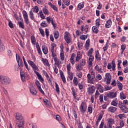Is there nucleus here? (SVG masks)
Returning a JSON list of instances; mask_svg holds the SVG:
<instances>
[{
    "mask_svg": "<svg viewBox=\"0 0 128 128\" xmlns=\"http://www.w3.org/2000/svg\"><path fill=\"white\" fill-rule=\"evenodd\" d=\"M40 26H41L42 28H46V26H48V23H46V21H44L41 23Z\"/></svg>",
    "mask_w": 128,
    "mask_h": 128,
    "instance_id": "nucleus-49",
    "label": "nucleus"
},
{
    "mask_svg": "<svg viewBox=\"0 0 128 128\" xmlns=\"http://www.w3.org/2000/svg\"><path fill=\"white\" fill-rule=\"evenodd\" d=\"M60 58L62 62H64V51H61L60 52Z\"/></svg>",
    "mask_w": 128,
    "mask_h": 128,
    "instance_id": "nucleus-37",
    "label": "nucleus"
},
{
    "mask_svg": "<svg viewBox=\"0 0 128 128\" xmlns=\"http://www.w3.org/2000/svg\"><path fill=\"white\" fill-rule=\"evenodd\" d=\"M60 76L64 84H66V76H64V72H62V70L60 71Z\"/></svg>",
    "mask_w": 128,
    "mask_h": 128,
    "instance_id": "nucleus-24",
    "label": "nucleus"
},
{
    "mask_svg": "<svg viewBox=\"0 0 128 128\" xmlns=\"http://www.w3.org/2000/svg\"><path fill=\"white\" fill-rule=\"evenodd\" d=\"M78 88L80 90H84V86L82 82H80L78 84Z\"/></svg>",
    "mask_w": 128,
    "mask_h": 128,
    "instance_id": "nucleus-53",
    "label": "nucleus"
},
{
    "mask_svg": "<svg viewBox=\"0 0 128 128\" xmlns=\"http://www.w3.org/2000/svg\"><path fill=\"white\" fill-rule=\"evenodd\" d=\"M66 68L67 72H70V70L72 69V66H70V63H69L66 65Z\"/></svg>",
    "mask_w": 128,
    "mask_h": 128,
    "instance_id": "nucleus-52",
    "label": "nucleus"
},
{
    "mask_svg": "<svg viewBox=\"0 0 128 128\" xmlns=\"http://www.w3.org/2000/svg\"><path fill=\"white\" fill-rule=\"evenodd\" d=\"M22 14L26 24H30V20H28V12H26V11L24 10L22 12Z\"/></svg>",
    "mask_w": 128,
    "mask_h": 128,
    "instance_id": "nucleus-7",
    "label": "nucleus"
},
{
    "mask_svg": "<svg viewBox=\"0 0 128 128\" xmlns=\"http://www.w3.org/2000/svg\"><path fill=\"white\" fill-rule=\"evenodd\" d=\"M88 34L87 35H81L80 37V40H86L88 38Z\"/></svg>",
    "mask_w": 128,
    "mask_h": 128,
    "instance_id": "nucleus-46",
    "label": "nucleus"
},
{
    "mask_svg": "<svg viewBox=\"0 0 128 128\" xmlns=\"http://www.w3.org/2000/svg\"><path fill=\"white\" fill-rule=\"evenodd\" d=\"M114 120L112 118L108 119L107 125L104 126V128H112V124H114Z\"/></svg>",
    "mask_w": 128,
    "mask_h": 128,
    "instance_id": "nucleus-3",
    "label": "nucleus"
},
{
    "mask_svg": "<svg viewBox=\"0 0 128 128\" xmlns=\"http://www.w3.org/2000/svg\"><path fill=\"white\" fill-rule=\"evenodd\" d=\"M39 30L40 32V34H42V36H44V30L42 28H40Z\"/></svg>",
    "mask_w": 128,
    "mask_h": 128,
    "instance_id": "nucleus-64",
    "label": "nucleus"
},
{
    "mask_svg": "<svg viewBox=\"0 0 128 128\" xmlns=\"http://www.w3.org/2000/svg\"><path fill=\"white\" fill-rule=\"evenodd\" d=\"M116 84L118 86L119 90H122V88H124V85H122V82H120V81L117 80Z\"/></svg>",
    "mask_w": 128,
    "mask_h": 128,
    "instance_id": "nucleus-25",
    "label": "nucleus"
},
{
    "mask_svg": "<svg viewBox=\"0 0 128 128\" xmlns=\"http://www.w3.org/2000/svg\"><path fill=\"white\" fill-rule=\"evenodd\" d=\"M119 126H118V127L120 128H122L124 126V120H120L119 121Z\"/></svg>",
    "mask_w": 128,
    "mask_h": 128,
    "instance_id": "nucleus-42",
    "label": "nucleus"
},
{
    "mask_svg": "<svg viewBox=\"0 0 128 128\" xmlns=\"http://www.w3.org/2000/svg\"><path fill=\"white\" fill-rule=\"evenodd\" d=\"M96 86L100 92H104V87L100 84H96Z\"/></svg>",
    "mask_w": 128,
    "mask_h": 128,
    "instance_id": "nucleus-19",
    "label": "nucleus"
},
{
    "mask_svg": "<svg viewBox=\"0 0 128 128\" xmlns=\"http://www.w3.org/2000/svg\"><path fill=\"white\" fill-rule=\"evenodd\" d=\"M82 66H81L80 64H76V70L78 72H80V70H82Z\"/></svg>",
    "mask_w": 128,
    "mask_h": 128,
    "instance_id": "nucleus-35",
    "label": "nucleus"
},
{
    "mask_svg": "<svg viewBox=\"0 0 128 128\" xmlns=\"http://www.w3.org/2000/svg\"><path fill=\"white\" fill-rule=\"evenodd\" d=\"M66 6H68L70 4V0H62Z\"/></svg>",
    "mask_w": 128,
    "mask_h": 128,
    "instance_id": "nucleus-56",
    "label": "nucleus"
},
{
    "mask_svg": "<svg viewBox=\"0 0 128 128\" xmlns=\"http://www.w3.org/2000/svg\"><path fill=\"white\" fill-rule=\"evenodd\" d=\"M89 56L88 60V64L89 66H92V62H94V55H89L88 56Z\"/></svg>",
    "mask_w": 128,
    "mask_h": 128,
    "instance_id": "nucleus-12",
    "label": "nucleus"
},
{
    "mask_svg": "<svg viewBox=\"0 0 128 128\" xmlns=\"http://www.w3.org/2000/svg\"><path fill=\"white\" fill-rule=\"evenodd\" d=\"M95 78L96 77L94 76L91 77L90 79H88V84H94L96 82V80H94Z\"/></svg>",
    "mask_w": 128,
    "mask_h": 128,
    "instance_id": "nucleus-26",
    "label": "nucleus"
},
{
    "mask_svg": "<svg viewBox=\"0 0 128 128\" xmlns=\"http://www.w3.org/2000/svg\"><path fill=\"white\" fill-rule=\"evenodd\" d=\"M92 30L93 32L95 34H98V27L96 26H94L92 28Z\"/></svg>",
    "mask_w": 128,
    "mask_h": 128,
    "instance_id": "nucleus-45",
    "label": "nucleus"
},
{
    "mask_svg": "<svg viewBox=\"0 0 128 128\" xmlns=\"http://www.w3.org/2000/svg\"><path fill=\"white\" fill-rule=\"evenodd\" d=\"M100 20L97 19L96 20V26H98V28H100Z\"/></svg>",
    "mask_w": 128,
    "mask_h": 128,
    "instance_id": "nucleus-60",
    "label": "nucleus"
},
{
    "mask_svg": "<svg viewBox=\"0 0 128 128\" xmlns=\"http://www.w3.org/2000/svg\"><path fill=\"white\" fill-rule=\"evenodd\" d=\"M54 58V62H55V64H56L57 66H60V64H62V62H60V60H58V57L56 56H52Z\"/></svg>",
    "mask_w": 128,
    "mask_h": 128,
    "instance_id": "nucleus-27",
    "label": "nucleus"
},
{
    "mask_svg": "<svg viewBox=\"0 0 128 128\" xmlns=\"http://www.w3.org/2000/svg\"><path fill=\"white\" fill-rule=\"evenodd\" d=\"M31 42L32 44H36V38L34 36H30Z\"/></svg>",
    "mask_w": 128,
    "mask_h": 128,
    "instance_id": "nucleus-41",
    "label": "nucleus"
},
{
    "mask_svg": "<svg viewBox=\"0 0 128 128\" xmlns=\"http://www.w3.org/2000/svg\"><path fill=\"white\" fill-rule=\"evenodd\" d=\"M48 6H50L51 8H52V10H55V12H58V7L56 6V5L52 4L50 2H48Z\"/></svg>",
    "mask_w": 128,
    "mask_h": 128,
    "instance_id": "nucleus-23",
    "label": "nucleus"
},
{
    "mask_svg": "<svg viewBox=\"0 0 128 128\" xmlns=\"http://www.w3.org/2000/svg\"><path fill=\"white\" fill-rule=\"evenodd\" d=\"M39 14H40L41 18H42L43 20H44L46 18V16H44V15L42 13V10H40L39 11Z\"/></svg>",
    "mask_w": 128,
    "mask_h": 128,
    "instance_id": "nucleus-51",
    "label": "nucleus"
},
{
    "mask_svg": "<svg viewBox=\"0 0 128 128\" xmlns=\"http://www.w3.org/2000/svg\"><path fill=\"white\" fill-rule=\"evenodd\" d=\"M99 100H100V102H104V95L101 94V95L100 96Z\"/></svg>",
    "mask_w": 128,
    "mask_h": 128,
    "instance_id": "nucleus-62",
    "label": "nucleus"
},
{
    "mask_svg": "<svg viewBox=\"0 0 128 128\" xmlns=\"http://www.w3.org/2000/svg\"><path fill=\"white\" fill-rule=\"evenodd\" d=\"M30 92L32 94V96H36V91L34 86L30 88Z\"/></svg>",
    "mask_w": 128,
    "mask_h": 128,
    "instance_id": "nucleus-29",
    "label": "nucleus"
},
{
    "mask_svg": "<svg viewBox=\"0 0 128 128\" xmlns=\"http://www.w3.org/2000/svg\"><path fill=\"white\" fill-rule=\"evenodd\" d=\"M116 108L114 106H110L108 108V112H114L116 111Z\"/></svg>",
    "mask_w": 128,
    "mask_h": 128,
    "instance_id": "nucleus-30",
    "label": "nucleus"
},
{
    "mask_svg": "<svg viewBox=\"0 0 128 128\" xmlns=\"http://www.w3.org/2000/svg\"><path fill=\"white\" fill-rule=\"evenodd\" d=\"M81 31L84 32H88V26L86 25L85 26L82 25L80 26Z\"/></svg>",
    "mask_w": 128,
    "mask_h": 128,
    "instance_id": "nucleus-18",
    "label": "nucleus"
},
{
    "mask_svg": "<svg viewBox=\"0 0 128 128\" xmlns=\"http://www.w3.org/2000/svg\"><path fill=\"white\" fill-rule=\"evenodd\" d=\"M16 60H17L18 66H20L22 64V60L20 59V55L16 54Z\"/></svg>",
    "mask_w": 128,
    "mask_h": 128,
    "instance_id": "nucleus-15",
    "label": "nucleus"
},
{
    "mask_svg": "<svg viewBox=\"0 0 128 128\" xmlns=\"http://www.w3.org/2000/svg\"><path fill=\"white\" fill-rule=\"evenodd\" d=\"M54 48H56V44L54 43L50 44V50L52 52V56H56V51L54 50Z\"/></svg>",
    "mask_w": 128,
    "mask_h": 128,
    "instance_id": "nucleus-6",
    "label": "nucleus"
},
{
    "mask_svg": "<svg viewBox=\"0 0 128 128\" xmlns=\"http://www.w3.org/2000/svg\"><path fill=\"white\" fill-rule=\"evenodd\" d=\"M68 74V78H70V80H72L74 78V74L72 72H67Z\"/></svg>",
    "mask_w": 128,
    "mask_h": 128,
    "instance_id": "nucleus-34",
    "label": "nucleus"
},
{
    "mask_svg": "<svg viewBox=\"0 0 128 128\" xmlns=\"http://www.w3.org/2000/svg\"><path fill=\"white\" fill-rule=\"evenodd\" d=\"M112 70H116V62H114V60H112Z\"/></svg>",
    "mask_w": 128,
    "mask_h": 128,
    "instance_id": "nucleus-59",
    "label": "nucleus"
},
{
    "mask_svg": "<svg viewBox=\"0 0 128 128\" xmlns=\"http://www.w3.org/2000/svg\"><path fill=\"white\" fill-rule=\"evenodd\" d=\"M0 80L2 84H8L10 82V79L6 76H0Z\"/></svg>",
    "mask_w": 128,
    "mask_h": 128,
    "instance_id": "nucleus-5",
    "label": "nucleus"
},
{
    "mask_svg": "<svg viewBox=\"0 0 128 128\" xmlns=\"http://www.w3.org/2000/svg\"><path fill=\"white\" fill-rule=\"evenodd\" d=\"M92 52H94V48H91L88 52L87 56H92Z\"/></svg>",
    "mask_w": 128,
    "mask_h": 128,
    "instance_id": "nucleus-57",
    "label": "nucleus"
},
{
    "mask_svg": "<svg viewBox=\"0 0 128 128\" xmlns=\"http://www.w3.org/2000/svg\"><path fill=\"white\" fill-rule=\"evenodd\" d=\"M54 37L56 38V40L57 38H58V32L56 30L54 31Z\"/></svg>",
    "mask_w": 128,
    "mask_h": 128,
    "instance_id": "nucleus-55",
    "label": "nucleus"
},
{
    "mask_svg": "<svg viewBox=\"0 0 128 128\" xmlns=\"http://www.w3.org/2000/svg\"><path fill=\"white\" fill-rule=\"evenodd\" d=\"M102 78V75L100 74H98L96 75V76L95 78V80H96V82H98V80H100Z\"/></svg>",
    "mask_w": 128,
    "mask_h": 128,
    "instance_id": "nucleus-38",
    "label": "nucleus"
},
{
    "mask_svg": "<svg viewBox=\"0 0 128 128\" xmlns=\"http://www.w3.org/2000/svg\"><path fill=\"white\" fill-rule=\"evenodd\" d=\"M28 62L34 70V74L36 75L38 80H39L41 82H44V78L42 76V75H40L38 72H36V70H38V68L36 64L34 62L30 60H28Z\"/></svg>",
    "mask_w": 128,
    "mask_h": 128,
    "instance_id": "nucleus-1",
    "label": "nucleus"
},
{
    "mask_svg": "<svg viewBox=\"0 0 128 128\" xmlns=\"http://www.w3.org/2000/svg\"><path fill=\"white\" fill-rule=\"evenodd\" d=\"M55 90H56L58 94H60V86H58V84L56 83V82H55Z\"/></svg>",
    "mask_w": 128,
    "mask_h": 128,
    "instance_id": "nucleus-31",
    "label": "nucleus"
},
{
    "mask_svg": "<svg viewBox=\"0 0 128 128\" xmlns=\"http://www.w3.org/2000/svg\"><path fill=\"white\" fill-rule=\"evenodd\" d=\"M34 12H36L38 14V11L40 10V9L38 8V6H35L34 8H32Z\"/></svg>",
    "mask_w": 128,
    "mask_h": 128,
    "instance_id": "nucleus-54",
    "label": "nucleus"
},
{
    "mask_svg": "<svg viewBox=\"0 0 128 128\" xmlns=\"http://www.w3.org/2000/svg\"><path fill=\"white\" fill-rule=\"evenodd\" d=\"M42 12L44 14L48 15L50 14V12L48 11V10L46 8H42Z\"/></svg>",
    "mask_w": 128,
    "mask_h": 128,
    "instance_id": "nucleus-39",
    "label": "nucleus"
},
{
    "mask_svg": "<svg viewBox=\"0 0 128 128\" xmlns=\"http://www.w3.org/2000/svg\"><path fill=\"white\" fill-rule=\"evenodd\" d=\"M16 118L17 120H19V122L21 120H24V118L22 117V115L20 113L16 114Z\"/></svg>",
    "mask_w": 128,
    "mask_h": 128,
    "instance_id": "nucleus-17",
    "label": "nucleus"
},
{
    "mask_svg": "<svg viewBox=\"0 0 128 128\" xmlns=\"http://www.w3.org/2000/svg\"><path fill=\"white\" fill-rule=\"evenodd\" d=\"M95 58L96 59V60L97 62H100L102 60V57L100 56V52L98 50L95 52Z\"/></svg>",
    "mask_w": 128,
    "mask_h": 128,
    "instance_id": "nucleus-13",
    "label": "nucleus"
},
{
    "mask_svg": "<svg viewBox=\"0 0 128 128\" xmlns=\"http://www.w3.org/2000/svg\"><path fill=\"white\" fill-rule=\"evenodd\" d=\"M104 80L106 81V84H110V80H112V75H110V74L106 73L105 75Z\"/></svg>",
    "mask_w": 128,
    "mask_h": 128,
    "instance_id": "nucleus-9",
    "label": "nucleus"
},
{
    "mask_svg": "<svg viewBox=\"0 0 128 128\" xmlns=\"http://www.w3.org/2000/svg\"><path fill=\"white\" fill-rule=\"evenodd\" d=\"M46 20L48 24H50V22H54V19L52 17L48 16L46 18Z\"/></svg>",
    "mask_w": 128,
    "mask_h": 128,
    "instance_id": "nucleus-48",
    "label": "nucleus"
},
{
    "mask_svg": "<svg viewBox=\"0 0 128 128\" xmlns=\"http://www.w3.org/2000/svg\"><path fill=\"white\" fill-rule=\"evenodd\" d=\"M24 124V120H22L21 121H19L18 126L20 128H23Z\"/></svg>",
    "mask_w": 128,
    "mask_h": 128,
    "instance_id": "nucleus-36",
    "label": "nucleus"
},
{
    "mask_svg": "<svg viewBox=\"0 0 128 128\" xmlns=\"http://www.w3.org/2000/svg\"><path fill=\"white\" fill-rule=\"evenodd\" d=\"M104 88V90H110L112 88V87L110 86H105Z\"/></svg>",
    "mask_w": 128,
    "mask_h": 128,
    "instance_id": "nucleus-58",
    "label": "nucleus"
},
{
    "mask_svg": "<svg viewBox=\"0 0 128 128\" xmlns=\"http://www.w3.org/2000/svg\"><path fill=\"white\" fill-rule=\"evenodd\" d=\"M120 100H125V98H126V96L122 92H120Z\"/></svg>",
    "mask_w": 128,
    "mask_h": 128,
    "instance_id": "nucleus-43",
    "label": "nucleus"
},
{
    "mask_svg": "<svg viewBox=\"0 0 128 128\" xmlns=\"http://www.w3.org/2000/svg\"><path fill=\"white\" fill-rule=\"evenodd\" d=\"M42 48L44 54H48V49L46 46L44 44L42 45Z\"/></svg>",
    "mask_w": 128,
    "mask_h": 128,
    "instance_id": "nucleus-16",
    "label": "nucleus"
},
{
    "mask_svg": "<svg viewBox=\"0 0 128 128\" xmlns=\"http://www.w3.org/2000/svg\"><path fill=\"white\" fill-rule=\"evenodd\" d=\"M112 20H108L106 21V24H105V27L106 28H110L112 26Z\"/></svg>",
    "mask_w": 128,
    "mask_h": 128,
    "instance_id": "nucleus-20",
    "label": "nucleus"
},
{
    "mask_svg": "<svg viewBox=\"0 0 128 128\" xmlns=\"http://www.w3.org/2000/svg\"><path fill=\"white\" fill-rule=\"evenodd\" d=\"M110 104L114 106H118V98H114L113 100H112Z\"/></svg>",
    "mask_w": 128,
    "mask_h": 128,
    "instance_id": "nucleus-21",
    "label": "nucleus"
},
{
    "mask_svg": "<svg viewBox=\"0 0 128 128\" xmlns=\"http://www.w3.org/2000/svg\"><path fill=\"white\" fill-rule=\"evenodd\" d=\"M64 38L67 44H70L72 42V38L70 34L68 32H66L65 35L64 36Z\"/></svg>",
    "mask_w": 128,
    "mask_h": 128,
    "instance_id": "nucleus-8",
    "label": "nucleus"
},
{
    "mask_svg": "<svg viewBox=\"0 0 128 128\" xmlns=\"http://www.w3.org/2000/svg\"><path fill=\"white\" fill-rule=\"evenodd\" d=\"M87 92L88 94H92L96 92V87L94 86H91L88 88Z\"/></svg>",
    "mask_w": 128,
    "mask_h": 128,
    "instance_id": "nucleus-10",
    "label": "nucleus"
},
{
    "mask_svg": "<svg viewBox=\"0 0 128 128\" xmlns=\"http://www.w3.org/2000/svg\"><path fill=\"white\" fill-rule=\"evenodd\" d=\"M22 20V22H18V24L20 28H23L24 30V20H22V18H20Z\"/></svg>",
    "mask_w": 128,
    "mask_h": 128,
    "instance_id": "nucleus-28",
    "label": "nucleus"
},
{
    "mask_svg": "<svg viewBox=\"0 0 128 128\" xmlns=\"http://www.w3.org/2000/svg\"><path fill=\"white\" fill-rule=\"evenodd\" d=\"M108 98H114L116 96V92H109L106 94Z\"/></svg>",
    "mask_w": 128,
    "mask_h": 128,
    "instance_id": "nucleus-14",
    "label": "nucleus"
},
{
    "mask_svg": "<svg viewBox=\"0 0 128 128\" xmlns=\"http://www.w3.org/2000/svg\"><path fill=\"white\" fill-rule=\"evenodd\" d=\"M126 104H128V100H123V102L120 101L118 103V108L120 109V110L122 112H128V108L126 106Z\"/></svg>",
    "mask_w": 128,
    "mask_h": 128,
    "instance_id": "nucleus-2",
    "label": "nucleus"
},
{
    "mask_svg": "<svg viewBox=\"0 0 128 128\" xmlns=\"http://www.w3.org/2000/svg\"><path fill=\"white\" fill-rule=\"evenodd\" d=\"M84 6L83 2L80 3L78 6V8H77L78 10H82V8H84Z\"/></svg>",
    "mask_w": 128,
    "mask_h": 128,
    "instance_id": "nucleus-44",
    "label": "nucleus"
},
{
    "mask_svg": "<svg viewBox=\"0 0 128 128\" xmlns=\"http://www.w3.org/2000/svg\"><path fill=\"white\" fill-rule=\"evenodd\" d=\"M29 17L32 20H34V12H32V10H30L29 12Z\"/></svg>",
    "mask_w": 128,
    "mask_h": 128,
    "instance_id": "nucleus-33",
    "label": "nucleus"
},
{
    "mask_svg": "<svg viewBox=\"0 0 128 128\" xmlns=\"http://www.w3.org/2000/svg\"><path fill=\"white\" fill-rule=\"evenodd\" d=\"M94 70H96V72H100L101 74H102L104 72L102 71V67L100 64H96L94 67Z\"/></svg>",
    "mask_w": 128,
    "mask_h": 128,
    "instance_id": "nucleus-11",
    "label": "nucleus"
},
{
    "mask_svg": "<svg viewBox=\"0 0 128 128\" xmlns=\"http://www.w3.org/2000/svg\"><path fill=\"white\" fill-rule=\"evenodd\" d=\"M73 83L74 86H78V78L76 77H74L73 80Z\"/></svg>",
    "mask_w": 128,
    "mask_h": 128,
    "instance_id": "nucleus-50",
    "label": "nucleus"
},
{
    "mask_svg": "<svg viewBox=\"0 0 128 128\" xmlns=\"http://www.w3.org/2000/svg\"><path fill=\"white\" fill-rule=\"evenodd\" d=\"M121 50H122V52L121 54H124V50H126V44H122L121 46Z\"/></svg>",
    "mask_w": 128,
    "mask_h": 128,
    "instance_id": "nucleus-61",
    "label": "nucleus"
},
{
    "mask_svg": "<svg viewBox=\"0 0 128 128\" xmlns=\"http://www.w3.org/2000/svg\"><path fill=\"white\" fill-rule=\"evenodd\" d=\"M86 59H82L80 60V64L82 66H86Z\"/></svg>",
    "mask_w": 128,
    "mask_h": 128,
    "instance_id": "nucleus-40",
    "label": "nucleus"
},
{
    "mask_svg": "<svg viewBox=\"0 0 128 128\" xmlns=\"http://www.w3.org/2000/svg\"><path fill=\"white\" fill-rule=\"evenodd\" d=\"M4 50V44H0V52H2Z\"/></svg>",
    "mask_w": 128,
    "mask_h": 128,
    "instance_id": "nucleus-63",
    "label": "nucleus"
},
{
    "mask_svg": "<svg viewBox=\"0 0 128 128\" xmlns=\"http://www.w3.org/2000/svg\"><path fill=\"white\" fill-rule=\"evenodd\" d=\"M42 62L44 64V66H50V64L48 63V60L46 58H42Z\"/></svg>",
    "mask_w": 128,
    "mask_h": 128,
    "instance_id": "nucleus-32",
    "label": "nucleus"
},
{
    "mask_svg": "<svg viewBox=\"0 0 128 128\" xmlns=\"http://www.w3.org/2000/svg\"><path fill=\"white\" fill-rule=\"evenodd\" d=\"M87 108L88 106L86 105V102L84 101L82 102L79 108L80 112L83 114H84V112H86Z\"/></svg>",
    "mask_w": 128,
    "mask_h": 128,
    "instance_id": "nucleus-4",
    "label": "nucleus"
},
{
    "mask_svg": "<svg viewBox=\"0 0 128 128\" xmlns=\"http://www.w3.org/2000/svg\"><path fill=\"white\" fill-rule=\"evenodd\" d=\"M82 58V54L80 52H77L76 62H80Z\"/></svg>",
    "mask_w": 128,
    "mask_h": 128,
    "instance_id": "nucleus-22",
    "label": "nucleus"
},
{
    "mask_svg": "<svg viewBox=\"0 0 128 128\" xmlns=\"http://www.w3.org/2000/svg\"><path fill=\"white\" fill-rule=\"evenodd\" d=\"M78 50H82V48L84 46V44H82V42H78Z\"/></svg>",
    "mask_w": 128,
    "mask_h": 128,
    "instance_id": "nucleus-47",
    "label": "nucleus"
}]
</instances>
